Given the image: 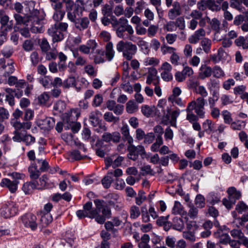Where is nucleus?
I'll return each mask as SVG.
<instances>
[{
    "mask_svg": "<svg viewBox=\"0 0 248 248\" xmlns=\"http://www.w3.org/2000/svg\"><path fill=\"white\" fill-rule=\"evenodd\" d=\"M96 208H92V203L91 202H86L83 206V209L87 214L93 213V218L99 224H103L107 218H109L111 216V211L109 207L104 204V201L99 199L94 200Z\"/></svg>",
    "mask_w": 248,
    "mask_h": 248,
    "instance_id": "nucleus-1",
    "label": "nucleus"
},
{
    "mask_svg": "<svg viewBox=\"0 0 248 248\" xmlns=\"http://www.w3.org/2000/svg\"><path fill=\"white\" fill-rule=\"evenodd\" d=\"M116 48L118 52L122 53L123 57L127 61L132 59L138 49L136 45L132 42L123 40L117 43Z\"/></svg>",
    "mask_w": 248,
    "mask_h": 248,
    "instance_id": "nucleus-2",
    "label": "nucleus"
},
{
    "mask_svg": "<svg viewBox=\"0 0 248 248\" xmlns=\"http://www.w3.org/2000/svg\"><path fill=\"white\" fill-rule=\"evenodd\" d=\"M68 27L67 23L57 22L47 30V33L54 43L58 42L63 39L64 33L67 31Z\"/></svg>",
    "mask_w": 248,
    "mask_h": 248,
    "instance_id": "nucleus-3",
    "label": "nucleus"
},
{
    "mask_svg": "<svg viewBox=\"0 0 248 248\" xmlns=\"http://www.w3.org/2000/svg\"><path fill=\"white\" fill-rule=\"evenodd\" d=\"M11 178H5L2 179L0 186L5 187L11 193H15L17 189V186L19 183V180L23 179L24 175L18 172H13L8 174Z\"/></svg>",
    "mask_w": 248,
    "mask_h": 248,
    "instance_id": "nucleus-4",
    "label": "nucleus"
},
{
    "mask_svg": "<svg viewBox=\"0 0 248 248\" xmlns=\"http://www.w3.org/2000/svg\"><path fill=\"white\" fill-rule=\"evenodd\" d=\"M206 104V100L203 97H198L195 101H192L188 104L187 107V110H195L196 114L201 118L204 117L205 111L204 106Z\"/></svg>",
    "mask_w": 248,
    "mask_h": 248,
    "instance_id": "nucleus-5",
    "label": "nucleus"
},
{
    "mask_svg": "<svg viewBox=\"0 0 248 248\" xmlns=\"http://www.w3.org/2000/svg\"><path fill=\"white\" fill-rule=\"evenodd\" d=\"M40 11L36 9L33 11V17L30 28V30L32 33H40L43 30V18L40 16Z\"/></svg>",
    "mask_w": 248,
    "mask_h": 248,
    "instance_id": "nucleus-6",
    "label": "nucleus"
},
{
    "mask_svg": "<svg viewBox=\"0 0 248 248\" xmlns=\"http://www.w3.org/2000/svg\"><path fill=\"white\" fill-rule=\"evenodd\" d=\"M36 9H31V11L26 12L24 16H22L19 14H15L14 18L16 22V26H28L31 22L33 17V11Z\"/></svg>",
    "mask_w": 248,
    "mask_h": 248,
    "instance_id": "nucleus-7",
    "label": "nucleus"
},
{
    "mask_svg": "<svg viewBox=\"0 0 248 248\" xmlns=\"http://www.w3.org/2000/svg\"><path fill=\"white\" fill-rule=\"evenodd\" d=\"M127 150L129 153L127 155L128 157L133 160H136L138 158L139 155H142L146 153L143 146L141 145L135 146L132 143L129 144Z\"/></svg>",
    "mask_w": 248,
    "mask_h": 248,
    "instance_id": "nucleus-8",
    "label": "nucleus"
},
{
    "mask_svg": "<svg viewBox=\"0 0 248 248\" xmlns=\"http://www.w3.org/2000/svg\"><path fill=\"white\" fill-rule=\"evenodd\" d=\"M14 136L13 137V140L16 142L23 141L26 145H30L35 142V139L30 134H24L17 131L14 132Z\"/></svg>",
    "mask_w": 248,
    "mask_h": 248,
    "instance_id": "nucleus-9",
    "label": "nucleus"
},
{
    "mask_svg": "<svg viewBox=\"0 0 248 248\" xmlns=\"http://www.w3.org/2000/svg\"><path fill=\"white\" fill-rule=\"evenodd\" d=\"M36 217L31 214H27L22 217V221L24 226L30 228L31 230H35L37 227Z\"/></svg>",
    "mask_w": 248,
    "mask_h": 248,
    "instance_id": "nucleus-10",
    "label": "nucleus"
},
{
    "mask_svg": "<svg viewBox=\"0 0 248 248\" xmlns=\"http://www.w3.org/2000/svg\"><path fill=\"white\" fill-rule=\"evenodd\" d=\"M172 67L171 65L168 62H164L159 69L161 73V77L165 81H170L172 79V75L171 73Z\"/></svg>",
    "mask_w": 248,
    "mask_h": 248,
    "instance_id": "nucleus-11",
    "label": "nucleus"
},
{
    "mask_svg": "<svg viewBox=\"0 0 248 248\" xmlns=\"http://www.w3.org/2000/svg\"><path fill=\"white\" fill-rule=\"evenodd\" d=\"M33 5L34 3L32 1H24L22 3L16 2L13 4V9L17 12L16 14H19L23 12L24 7L26 12L31 11V9H34Z\"/></svg>",
    "mask_w": 248,
    "mask_h": 248,
    "instance_id": "nucleus-12",
    "label": "nucleus"
},
{
    "mask_svg": "<svg viewBox=\"0 0 248 248\" xmlns=\"http://www.w3.org/2000/svg\"><path fill=\"white\" fill-rule=\"evenodd\" d=\"M17 207L13 205H5L0 210V214L1 217L4 218H9L15 216L17 212Z\"/></svg>",
    "mask_w": 248,
    "mask_h": 248,
    "instance_id": "nucleus-13",
    "label": "nucleus"
},
{
    "mask_svg": "<svg viewBox=\"0 0 248 248\" xmlns=\"http://www.w3.org/2000/svg\"><path fill=\"white\" fill-rule=\"evenodd\" d=\"M62 3L55 4L52 7L54 12L52 16L54 20L60 22L62 20L65 14V11L62 9Z\"/></svg>",
    "mask_w": 248,
    "mask_h": 248,
    "instance_id": "nucleus-14",
    "label": "nucleus"
},
{
    "mask_svg": "<svg viewBox=\"0 0 248 248\" xmlns=\"http://www.w3.org/2000/svg\"><path fill=\"white\" fill-rule=\"evenodd\" d=\"M55 121L53 118L46 117L44 119H40L38 121V126L44 130H50L55 125Z\"/></svg>",
    "mask_w": 248,
    "mask_h": 248,
    "instance_id": "nucleus-15",
    "label": "nucleus"
},
{
    "mask_svg": "<svg viewBox=\"0 0 248 248\" xmlns=\"http://www.w3.org/2000/svg\"><path fill=\"white\" fill-rule=\"evenodd\" d=\"M80 112L78 109H71L68 112L65 113L63 116V122L65 123H73L78 119L79 116Z\"/></svg>",
    "mask_w": 248,
    "mask_h": 248,
    "instance_id": "nucleus-16",
    "label": "nucleus"
},
{
    "mask_svg": "<svg viewBox=\"0 0 248 248\" xmlns=\"http://www.w3.org/2000/svg\"><path fill=\"white\" fill-rule=\"evenodd\" d=\"M181 14L182 11L180 3L177 1H174L172 4V8L168 11V16L169 19L174 20Z\"/></svg>",
    "mask_w": 248,
    "mask_h": 248,
    "instance_id": "nucleus-17",
    "label": "nucleus"
},
{
    "mask_svg": "<svg viewBox=\"0 0 248 248\" xmlns=\"http://www.w3.org/2000/svg\"><path fill=\"white\" fill-rule=\"evenodd\" d=\"M103 141L106 142L112 141L114 143H118L121 139V135L118 132H114L111 133L105 132L102 136Z\"/></svg>",
    "mask_w": 248,
    "mask_h": 248,
    "instance_id": "nucleus-18",
    "label": "nucleus"
},
{
    "mask_svg": "<svg viewBox=\"0 0 248 248\" xmlns=\"http://www.w3.org/2000/svg\"><path fill=\"white\" fill-rule=\"evenodd\" d=\"M205 35V31L203 28H200L188 38L190 43L196 44Z\"/></svg>",
    "mask_w": 248,
    "mask_h": 248,
    "instance_id": "nucleus-19",
    "label": "nucleus"
},
{
    "mask_svg": "<svg viewBox=\"0 0 248 248\" xmlns=\"http://www.w3.org/2000/svg\"><path fill=\"white\" fill-rule=\"evenodd\" d=\"M104 54L105 51L103 49H97L95 52L93 51V53H92V56L91 55L90 58L93 59L95 64L103 63L105 62Z\"/></svg>",
    "mask_w": 248,
    "mask_h": 248,
    "instance_id": "nucleus-20",
    "label": "nucleus"
},
{
    "mask_svg": "<svg viewBox=\"0 0 248 248\" xmlns=\"http://www.w3.org/2000/svg\"><path fill=\"white\" fill-rule=\"evenodd\" d=\"M54 186L52 182H49L48 178L46 175L44 174L40 178L39 182H37V189H44L46 188H50Z\"/></svg>",
    "mask_w": 248,
    "mask_h": 248,
    "instance_id": "nucleus-21",
    "label": "nucleus"
},
{
    "mask_svg": "<svg viewBox=\"0 0 248 248\" xmlns=\"http://www.w3.org/2000/svg\"><path fill=\"white\" fill-rule=\"evenodd\" d=\"M199 71V76L202 79L210 77L212 74V68L205 64H202L201 65Z\"/></svg>",
    "mask_w": 248,
    "mask_h": 248,
    "instance_id": "nucleus-22",
    "label": "nucleus"
},
{
    "mask_svg": "<svg viewBox=\"0 0 248 248\" xmlns=\"http://www.w3.org/2000/svg\"><path fill=\"white\" fill-rule=\"evenodd\" d=\"M13 126L15 128V131H19L21 129H30L32 125V123L29 121H25L23 123L15 121L12 123Z\"/></svg>",
    "mask_w": 248,
    "mask_h": 248,
    "instance_id": "nucleus-23",
    "label": "nucleus"
},
{
    "mask_svg": "<svg viewBox=\"0 0 248 248\" xmlns=\"http://www.w3.org/2000/svg\"><path fill=\"white\" fill-rule=\"evenodd\" d=\"M157 72L155 68L154 67L149 68L147 76L146 83L150 85L152 82L156 80V82H158L159 78L157 77Z\"/></svg>",
    "mask_w": 248,
    "mask_h": 248,
    "instance_id": "nucleus-24",
    "label": "nucleus"
},
{
    "mask_svg": "<svg viewBox=\"0 0 248 248\" xmlns=\"http://www.w3.org/2000/svg\"><path fill=\"white\" fill-rule=\"evenodd\" d=\"M90 21L88 17L78 18L75 24V27L79 31L87 29L89 25Z\"/></svg>",
    "mask_w": 248,
    "mask_h": 248,
    "instance_id": "nucleus-25",
    "label": "nucleus"
},
{
    "mask_svg": "<svg viewBox=\"0 0 248 248\" xmlns=\"http://www.w3.org/2000/svg\"><path fill=\"white\" fill-rule=\"evenodd\" d=\"M105 54L106 57L108 61H111L114 58L115 52L113 49V45L112 42H108L105 46Z\"/></svg>",
    "mask_w": 248,
    "mask_h": 248,
    "instance_id": "nucleus-26",
    "label": "nucleus"
},
{
    "mask_svg": "<svg viewBox=\"0 0 248 248\" xmlns=\"http://www.w3.org/2000/svg\"><path fill=\"white\" fill-rule=\"evenodd\" d=\"M30 177L32 180H36L40 175V170L38 169L37 166L35 163H32L28 168Z\"/></svg>",
    "mask_w": 248,
    "mask_h": 248,
    "instance_id": "nucleus-27",
    "label": "nucleus"
},
{
    "mask_svg": "<svg viewBox=\"0 0 248 248\" xmlns=\"http://www.w3.org/2000/svg\"><path fill=\"white\" fill-rule=\"evenodd\" d=\"M121 132L124 140L127 141L129 144L133 143V139L129 134V128L126 124L123 125Z\"/></svg>",
    "mask_w": 248,
    "mask_h": 248,
    "instance_id": "nucleus-28",
    "label": "nucleus"
},
{
    "mask_svg": "<svg viewBox=\"0 0 248 248\" xmlns=\"http://www.w3.org/2000/svg\"><path fill=\"white\" fill-rule=\"evenodd\" d=\"M35 189H37V181H36L26 182L22 186V190L26 194L31 193Z\"/></svg>",
    "mask_w": 248,
    "mask_h": 248,
    "instance_id": "nucleus-29",
    "label": "nucleus"
},
{
    "mask_svg": "<svg viewBox=\"0 0 248 248\" xmlns=\"http://www.w3.org/2000/svg\"><path fill=\"white\" fill-rule=\"evenodd\" d=\"M40 221L42 226L46 227L50 224L52 221V217L49 213L40 212Z\"/></svg>",
    "mask_w": 248,
    "mask_h": 248,
    "instance_id": "nucleus-30",
    "label": "nucleus"
},
{
    "mask_svg": "<svg viewBox=\"0 0 248 248\" xmlns=\"http://www.w3.org/2000/svg\"><path fill=\"white\" fill-rule=\"evenodd\" d=\"M172 228L174 230L181 231L185 227L184 222L183 219L180 217H175L172 220Z\"/></svg>",
    "mask_w": 248,
    "mask_h": 248,
    "instance_id": "nucleus-31",
    "label": "nucleus"
},
{
    "mask_svg": "<svg viewBox=\"0 0 248 248\" xmlns=\"http://www.w3.org/2000/svg\"><path fill=\"white\" fill-rule=\"evenodd\" d=\"M209 24L210 25L212 30L216 31L215 33V37H216L218 34L220 30V22L217 18H213L212 19H210ZM217 39L216 38H215Z\"/></svg>",
    "mask_w": 248,
    "mask_h": 248,
    "instance_id": "nucleus-32",
    "label": "nucleus"
},
{
    "mask_svg": "<svg viewBox=\"0 0 248 248\" xmlns=\"http://www.w3.org/2000/svg\"><path fill=\"white\" fill-rule=\"evenodd\" d=\"M113 173L112 171H108L106 175H105L101 180L102 184L104 187L108 188L110 187L112 182H113L112 178Z\"/></svg>",
    "mask_w": 248,
    "mask_h": 248,
    "instance_id": "nucleus-33",
    "label": "nucleus"
},
{
    "mask_svg": "<svg viewBox=\"0 0 248 248\" xmlns=\"http://www.w3.org/2000/svg\"><path fill=\"white\" fill-rule=\"evenodd\" d=\"M126 111L129 114L137 112L139 107L137 103L132 100H129L126 104Z\"/></svg>",
    "mask_w": 248,
    "mask_h": 248,
    "instance_id": "nucleus-34",
    "label": "nucleus"
},
{
    "mask_svg": "<svg viewBox=\"0 0 248 248\" xmlns=\"http://www.w3.org/2000/svg\"><path fill=\"white\" fill-rule=\"evenodd\" d=\"M101 113L98 110H95L92 112L89 116L90 122L93 126H97L99 124V115Z\"/></svg>",
    "mask_w": 248,
    "mask_h": 248,
    "instance_id": "nucleus-35",
    "label": "nucleus"
},
{
    "mask_svg": "<svg viewBox=\"0 0 248 248\" xmlns=\"http://www.w3.org/2000/svg\"><path fill=\"white\" fill-rule=\"evenodd\" d=\"M229 8V3L225 1L222 3V10L224 11L223 16L226 20L231 21L233 19L232 15L228 11Z\"/></svg>",
    "mask_w": 248,
    "mask_h": 248,
    "instance_id": "nucleus-36",
    "label": "nucleus"
},
{
    "mask_svg": "<svg viewBox=\"0 0 248 248\" xmlns=\"http://www.w3.org/2000/svg\"><path fill=\"white\" fill-rule=\"evenodd\" d=\"M5 91L7 93L5 100L11 106L15 105V99L14 95V90L11 88H5Z\"/></svg>",
    "mask_w": 248,
    "mask_h": 248,
    "instance_id": "nucleus-37",
    "label": "nucleus"
},
{
    "mask_svg": "<svg viewBox=\"0 0 248 248\" xmlns=\"http://www.w3.org/2000/svg\"><path fill=\"white\" fill-rule=\"evenodd\" d=\"M211 44V40L207 38H204L200 43V45L202 47V49L206 54H208L210 52Z\"/></svg>",
    "mask_w": 248,
    "mask_h": 248,
    "instance_id": "nucleus-38",
    "label": "nucleus"
},
{
    "mask_svg": "<svg viewBox=\"0 0 248 248\" xmlns=\"http://www.w3.org/2000/svg\"><path fill=\"white\" fill-rule=\"evenodd\" d=\"M228 194V198L235 200L239 199L241 197V193L239 191L236 190L234 187H231L227 190Z\"/></svg>",
    "mask_w": 248,
    "mask_h": 248,
    "instance_id": "nucleus-39",
    "label": "nucleus"
},
{
    "mask_svg": "<svg viewBox=\"0 0 248 248\" xmlns=\"http://www.w3.org/2000/svg\"><path fill=\"white\" fill-rule=\"evenodd\" d=\"M155 109L154 106H149L147 105H143L141 107L142 113L146 117L151 116L154 112Z\"/></svg>",
    "mask_w": 248,
    "mask_h": 248,
    "instance_id": "nucleus-40",
    "label": "nucleus"
},
{
    "mask_svg": "<svg viewBox=\"0 0 248 248\" xmlns=\"http://www.w3.org/2000/svg\"><path fill=\"white\" fill-rule=\"evenodd\" d=\"M3 76L5 77L9 76L15 71L14 62L11 60H8L7 62V68L3 70Z\"/></svg>",
    "mask_w": 248,
    "mask_h": 248,
    "instance_id": "nucleus-41",
    "label": "nucleus"
},
{
    "mask_svg": "<svg viewBox=\"0 0 248 248\" xmlns=\"http://www.w3.org/2000/svg\"><path fill=\"white\" fill-rule=\"evenodd\" d=\"M218 237L219 243L223 245L228 244L229 242L231 240V238L228 234L224 233L222 232L218 233V235H217Z\"/></svg>",
    "mask_w": 248,
    "mask_h": 248,
    "instance_id": "nucleus-42",
    "label": "nucleus"
},
{
    "mask_svg": "<svg viewBox=\"0 0 248 248\" xmlns=\"http://www.w3.org/2000/svg\"><path fill=\"white\" fill-rule=\"evenodd\" d=\"M160 61L159 60L155 57H147L143 61V64L145 66H153L157 65Z\"/></svg>",
    "mask_w": 248,
    "mask_h": 248,
    "instance_id": "nucleus-43",
    "label": "nucleus"
},
{
    "mask_svg": "<svg viewBox=\"0 0 248 248\" xmlns=\"http://www.w3.org/2000/svg\"><path fill=\"white\" fill-rule=\"evenodd\" d=\"M214 125L215 124L212 120L207 119L203 123L202 127L204 131L210 133L213 130Z\"/></svg>",
    "mask_w": 248,
    "mask_h": 248,
    "instance_id": "nucleus-44",
    "label": "nucleus"
},
{
    "mask_svg": "<svg viewBox=\"0 0 248 248\" xmlns=\"http://www.w3.org/2000/svg\"><path fill=\"white\" fill-rule=\"evenodd\" d=\"M203 16L202 13L198 9L193 10L190 14L186 16L187 19H189L191 18L192 19H195V20H198L201 18Z\"/></svg>",
    "mask_w": 248,
    "mask_h": 248,
    "instance_id": "nucleus-45",
    "label": "nucleus"
},
{
    "mask_svg": "<svg viewBox=\"0 0 248 248\" xmlns=\"http://www.w3.org/2000/svg\"><path fill=\"white\" fill-rule=\"evenodd\" d=\"M212 73L214 77L216 78H221L225 75L224 72L222 68L217 65L215 66L212 69Z\"/></svg>",
    "mask_w": 248,
    "mask_h": 248,
    "instance_id": "nucleus-46",
    "label": "nucleus"
},
{
    "mask_svg": "<svg viewBox=\"0 0 248 248\" xmlns=\"http://www.w3.org/2000/svg\"><path fill=\"white\" fill-rule=\"evenodd\" d=\"M230 234L235 239H238L240 241L244 238L245 235L240 230L232 229L230 231Z\"/></svg>",
    "mask_w": 248,
    "mask_h": 248,
    "instance_id": "nucleus-47",
    "label": "nucleus"
},
{
    "mask_svg": "<svg viewBox=\"0 0 248 248\" xmlns=\"http://www.w3.org/2000/svg\"><path fill=\"white\" fill-rule=\"evenodd\" d=\"M13 52V48L11 46H5L0 52L1 54L5 58H10L12 55Z\"/></svg>",
    "mask_w": 248,
    "mask_h": 248,
    "instance_id": "nucleus-48",
    "label": "nucleus"
},
{
    "mask_svg": "<svg viewBox=\"0 0 248 248\" xmlns=\"http://www.w3.org/2000/svg\"><path fill=\"white\" fill-rule=\"evenodd\" d=\"M130 216L132 219L138 218L140 214L139 207L136 205H132L130 209Z\"/></svg>",
    "mask_w": 248,
    "mask_h": 248,
    "instance_id": "nucleus-49",
    "label": "nucleus"
},
{
    "mask_svg": "<svg viewBox=\"0 0 248 248\" xmlns=\"http://www.w3.org/2000/svg\"><path fill=\"white\" fill-rule=\"evenodd\" d=\"M76 79L74 77H69L63 82V87L64 88H69L76 85Z\"/></svg>",
    "mask_w": 248,
    "mask_h": 248,
    "instance_id": "nucleus-50",
    "label": "nucleus"
},
{
    "mask_svg": "<svg viewBox=\"0 0 248 248\" xmlns=\"http://www.w3.org/2000/svg\"><path fill=\"white\" fill-rule=\"evenodd\" d=\"M176 239L174 236L169 235L165 239L166 245L170 248H175L176 247Z\"/></svg>",
    "mask_w": 248,
    "mask_h": 248,
    "instance_id": "nucleus-51",
    "label": "nucleus"
},
{
    "mask_svg": "<svg viewBox=\"0 0 248 248\" xmlns=\"http://www.w3.org/2000/svg\"><path fill=\"white\" fill-rule=\"evenodd\" d=\"M104 119L108 122L117 123L119 121V118L115 117L110 112H106L104 115Z\"/></svg>",
    "mask_w": 248,
    "mask_h": 248,
    "instance_id": "nucleus-52",
    "label": "nucleus"
},
{
    "mask_svg": "<svg viewBox=\"0 0 248 248\" xmlns=\"http://www.w3.org/2000/svg\"><path fill=\"white\" fill-rule=\"evenodd\" d=\"M74 56L76 58L75 64L77 66H83L87 63V60L78 55V53H74Z\"/></svg>",
    "mask_w": 248,
    "mask_h": 248,
    "instance_id": "nucleus-53",
    "label": "nucleus"
},
{
    "mask_svg": "<svg viewBox=\"0 0 248 248\" xmlns=\"http://www.w3.org/2000/svg\"><path fill=\"white\" fill-rule=\"evenodd\" d=\"M246 125V124L243 121H237L236 122H232L231 123V127L233 130H240L243 129Z\"/></svg>",
    "mask_w": 248,
    "mask_h": 248,
    "instance_id": "nucleus-54",
    "label": "nucleus"
},
{
    "mask_svg": "<svg viewBox=\"0 0 248 248\" xmlns=\"http://www.w3.org/2000/svg\"><path fill=\"white\" fill-rule=\"evenodd\" d=\"M195 203L199 208H203L205 206V199L201 194L198 195L195 200Z\"/></svg>",
    "mask_w": 248,
    "mask_h": 248,
    "instance_id": "nucleus-55",
    "label": "nucleus"
},
{
    "mask_svg": "<svg viewBox=\"0 0 248 248\" xmlns=\"http://www.w3.org/2000/svg\"><path fill=\"white\" fill-rule=\"evenodd\" d=\"M49 96L48 93L44 92L38 96V103L41 105H45L48 101Z\"/></svg>",
    "mask_w": 248,
    "mask_h": 248,
    "instance_id": "nucleus-56",
    "label": "nucleus"
},
{
    "mask_svg": "<svg viewBox=\"0 0 248 248\" xmlns=\"http://www.w3.org/2000/svg\"><path fill=\"white\" fill-rule=\"evenodd\" d=\"M179 110H175L172 111L170 114V124L172 126H176V121L177 118L179 116L180 114Z\"/></svg>",
    "mask_w": 248,
    "mask_h": 248,
    "instance_id": "nucleus-57",
    "label": "nucleus"
},
{
    "mask_svg": "<svg viewBox=\"0 0 248 248\" xmlns=\"http://www.w3.org/2000/svg\"><path fill=\"white\" fill-rule=\"evenodd\" d=\"M176 51V49L174 47L166 46L165 45H162L161 46V51L163 55H166L168 53L171 55Z\"/></svg>",
    "mask_w": 248,
    "mask_h": 248,
    "instance_id": "nucleus-58",
    "label": "nucleus"
},
{
    "mask_svg": "<svg viewBox=\"0 0 248 248\" xmlns=\"http://www.w3.org/2000/svg\"><path fill=\"white\" fill-rule=\"evenodd\" d=\"M67 124H69V126L68 125L64 126V127L66 129L71 128L72 132L74 133H77L81 127L80 123L75 122H73V123H68Z\"/></svg>",
    "mask_w": 248,
    "mask_h": 248,
    "instance_id": "nucleus-59",
    "label": "nucleus"
},
{
    "mask_svg": "<svg viewBox=\"0 0 248 248\" xmlns=\"http://www.w3.org/2000/svg\"><path fill=\"white\" fill-rule=\"evenodd\" d=\"M230 6L237 10L241 11L243 9L241 0H230Z\"/></svg>",
    "mask_w": 248,
    "mask_h": 248,
    "instance_id": "nucleus-60",
    "label": "nucleus"
},
{
    "mask_svg": "<svg viewBox=\"0 0 248 248\" xmlns=\"http://www.w3.org/2000/svg\"><path fill=\"white\" fill-rule=\"evenodd\" d=\"M40 83L45 88H49L51 85L52 79L48 76H45L41 78L39 80Z\"/></svg>",
    "mask_w": 248,
    "mask_h": 248,
    "instance_id": "nucleus-61",
    "label": "nucleus"
},
{
    "mask_svg": "<svg viewBox=\"0 0 248 248\" xmlns=\"http://www.w3.org/2000/svg\"><path fill=\"white\" fill-rule=\"evenodd\" d=\"M183 211V206L181 205L180 202L175 201L174 202V206L173 207L172 212L173 214H180L182 213Z\"/></svg>",
    "mask_w": 248,
    "mask_h": 248,
    "instance_id": "nucleus-62",
    "label": "nucleus"
},
{
    "mask_svg": "<svg viewBox=\"0 0 248 248\" xmlns=\"http://www.w3.org/2000/svg\"><path fill=\"white\" fill-rule=\"evenodd\" d=\"M183 237L191 242H193L196 240V237L194 233L190 231L184 232L183 233Z\"/></svg>",
    "mask_w": 248,
    "mask_h": 248,
    "instance_id": "nucleus-63",
    "label": "nucleus"
},
{
    "mask_svg": "<svg viewBox=\"0 0 248 248\" xmlns=\"http://www.w3.org/2000/svg\"><path fill=\"white\" fill-rule=\"evenodd\" d=\"M144 194L143 191L140 190L139 192L138 196L136 197V203L138 205H140L145 201L146 197Z\"/></svg>",
    "mask_w": 248,
    "mask_h": 248,
    "instance_id": "nucleus-64",
    "label": "nucleus"
}]
</instances>
